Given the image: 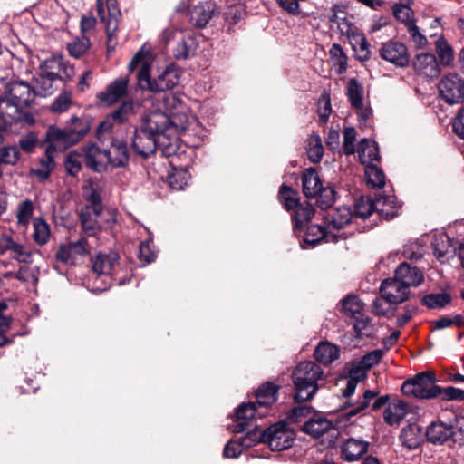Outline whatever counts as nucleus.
I'll use <instances>...</instances> for the list:
<instances>
[{
  "label": "nucleus",
  "mask_w": 464,
  "mask_h": 464,
  "mask_svg": "<svg viewBox=\"0 0 464 464\" xmlns=\"http://www.w3.org/2000/svg\"><path fill=\"white\" fill-rule=\"evenodd\" d=\"M91 127L89 117L73 115L66 121L64 127L50 125L46 130L44 140L39 145L44 147L46 144L47 147H53L54 151L64 152L83 140Z\"/></svg>",
  "instance_id": "nucleus-1"
},
{
  "label": "nucleus",
  "mask_w": 464,
  "mask_h": 464,
  "mask_svg": "<svg viewBox=\"0 0 464 464\" xmlns=\"http://www.w3.org/2000/svg\"><path fill=\"white\" fill-rule=\"evenodd\" d=\"M138 82L142 90L151 92H165L172 90L178 85L180 79V71L175 64L171 63L163 70L157 77L150 76V64L143 63L137 75Z\"/></svg>",
  "instance_id": "nucleus-2"
},
{
  "label": "nucleus",
  "mask_w": 464,
  "mask_h": 464,
  "mask_svg": "<svg viewBox=\"0 0 464 464\" xmlns=\"http://www.w3.org/2000/svg\"><path fill=\"white\" fill-rule=\"evenodd\" d=\"M437 377L433 371H424L405 380L401 387L403 395L421 400L437 398L440 386L436 384Z\"/></svg>",
  "instance_id": "nucleus-3"
},
{
  "label": "nucleus",
  "mask_w": 464,
  "mask_h": 464,
  "mask_svg": "<svg viewBox=\"0 0 464 464\" xmlns=\"http://www.w3.org/2000/svg\"><path fill=\"white\" fill-rule=\"evenodd\" d=\"M25 108L5 96H0V123L5 125L8 130L17 123L34 124L35 119L31 112L24 111Z\"/></svg>",
  "instance_id": "nucleus-4"
},
{
  "label": "nucleus",
  "mask_w": 464,
  "mask_h": 464,
  "mask_svg": "<svg viewBox=\"0 0 464 464\" xmlns=\"http://www.w3.org/2000/svg\"><path fill=\"white\" fill-rule=\"evenodd\" d=\"M261 438L271 450L282 451L292 447L295 435L287 428L285 422L279 421L264 430Z\"/></svg>",
  "instance_id": "nucleus-5"
},
{
  "label": "nucleus",
  "mask_w": 464,
  "mask_h": 464,
  "mask_svg": "<svg viewBox=\"0 0 464 464\" xmlns=\"http://www.w3.org/2000/svg\"><path fill=\"white\" fill-rule=\"evenodd\" d=\"M438 89L440 97L448 104L452 105L464 102V79L458 73L444 75L438 84Z\"/></svg>",
  "instance_id": "nucleus-6"
},
{
  "label": "nucleus",
  "mask_w": 464,
  "mask_h": 464,
  "mask_svg": "<svg viewBox=\"0 0 464 464\" xmlns=\"http://www.w3.org/2000/svg\"><path fill=\"white\" fill-rule=\"evenodd\" d=\"M88 208H82L79 213V218L82 229L88 237H95L103 230L112 228L117 222V211L115 209L108 211V218H102V222L98 221L89 214Z\"/></svg>",
  "instance_id": "nucleus-7"
},
{
  "label": "nucleus",
  "mask_w": 464,
  "mask_h": 464,
  "mask_svg": "<svg viewBox=\"0 0 464 464\" xmlns=\"http://www.w3.org/2000/svg\"><path fill=\"white\" fill-rule=\"evenodd\" d=\"M172 124L176 123L165 112L154 111L143 115L138 126L141 132H148L160 141Z\"/></svg>",
  "instance_id": "nucleus-8"
},
{
  "label": "nucleus",
  "mask_w": 464,
  "mask_h": 464,
  "mask_svg": "<svg viewBox=\"0 0 464 464\" xmlns=\"http://www.w3.org/2000/svg\"><path fill=\"white\" fill-rule=\"evenodd\" d=\"M380 57L397 67H406L410 63L407 46L398 41L390 40L382 44L379 49Z\"/></svg>",
  "instance_id": "nucleus-9"
},
{
  "label": "nucleus",
  "mask_w": 464,
  "mask_h": 464,
  "mask_svg": "<svg viewBox=\"0 0 464 464\" xmlns=\"http://www.w3.org/2000/svg\"><path fill=\"white\" fill-rule=\"evenodd\" d=\"M34 94L35 90L25 81L12 80L5 87V96L24 107L31 105Z\"/></svg>",
  "instance_id": "nucleus-10"
},
{
  "label": "nucleus",
  "mask_w": 464,
  "mask_h": 464,
  "mask_svg": "<svg viewBox=\"0 0 464 464\" xmlns=\"http://www.w3.org/2000/svg\"><path fill=\"white\" fill-rule=\"evenodd\" d=\"M258 405L256 402H243L237 409L235 413V420L233 425V432L241 433L246 430L247 427H251L253 420L257 417L265 415L259 412Z\"/></svg>",
  "instance_id": "nucleus-11"
},
{
  "label": "nucleus",
  "mask_w": 464,
  "mask_h": 464,
  "mask_svg": "<svg viewBox=\"0 0 464 464\" xmlns=\"http://www.w3.org/2000/svg\"><path fill=\"white\" fill-rule=\"evenodd\" d=\"M392 279L396 280V285L402 288H409L421 285L424 281V275L419 267L402 262L395 269L394 277Z\"/></svg>",
  "instance_id": "nucleus-12"
},
{
  "label": "nucleus",
  "mask_w": 464,
  "mask_h": 464,
  "mask_svg": "<svg viewBox=\"0 0 464 464\" xmlns=\"http://www.w3.org/2000/svg\"><path fill=\"white\" fill-rule=\"evenodd\" d=\"M128 85V77L116 78L106 86L103 92H99L96 97L102 105H112L127 95Z\"/></svg>",
  "instance_id": "nucleus-13"
},
{
  "label": "nucleus",
  "mask_w": 464,
  "mask_h": 464,
  "mask_svg": "<svg viewBox=\"0 0 464 464\" xmlns=\"http://www.w3.org/2000/svg\"><path fill=\"white\" fill-rule=\"evenodd\" d=\"M456 432L450 423L441 420L432 421L426 429V440L434 445H442L450 440L457 441Z\"/></svg>",
  "instance_id": "nucleus-14"
},
{
  "label": "nucleus",
  "mask_w": 464,
  "mask_h": 464,
  "mask_svg": "<svg viewBox=\"0 0 464 464\" xmlns=\"http://www.w3.org/2000/svg\"><path fill=\"white\" fill-rule=\"evenodd\" d=\"M159 140L148 132H141L140 127L136 126L130 140V148L136 155L148 159L156 150Z\"/></svg>",
  "instance_id": "nucleus-15"
},
{
  "label": "nucleus",
  "mask_w": 464,
  "mask_h": 464,
  "mask_svg": "<svg viewBox=\"0 0 464 464\" xmlns=\"http://www.w3.org/2000/svg\"><path fill=\"white\" fill-rule=\"evenodd\" d=\"M412 67L416 73L427 78H436L440 73V66L433 53H421L412 61Z\"/></svg>",
  "instance_id": "nucleus-16"
},
{
  "label": "nucleus",
  "mask_w": 464,
  "mask_h": 464,
  "mask_svg": "<svg viewBox=\"0 0 464 464\" xmlns=\"http://www.w3.org/2000/svg\"><path fill=\"white\" fill-rule=\"evenodd\" d=\"M459 241L451 238L448 234L442 233L433 237L431 242V248L433 255L441 263L444 262L443 258L454 257L457 254V246Z\"/></svg>",
  "instance_id": "nucleus-17"
},
{
  "label": "nucleus",
  "mask_w": 464,
  "mask_h": 464,
  "mask_svg": "<svg viewBox=\"0 0 464 464\" xmlns=\"http://www.w3.org/2000/svg\"><path fill=\"white\" fill-rule=\"evenodd\" d=\"M279 390L280 386L273 382L261 383L255 392L256 403L259 408L268 410L278 400Z\"/></svg>",
  "instance_id": "nucleus-18"
},
{
  "label": "nucleus",
  "mask_w": 464,
  "mask_h": 464,
  "mask_svg": "<svg viewBox=\"0 0 464 464\" xmlns=\"http://www.w3.org/2000/svg\"><path fill=\"white\" fill-rule=\"evenodd\" d=\"M369 442L349 438L341 448V458L347 462L359 460L368 450Z\"/></svg>",
  "instance_id": "nucleus-19"
},
{
  "label": "nucleus",
  "mask_w": 464,
  "mask_h": 464,
  "mask_svg": "<svg viewBox=\"0 0 464 464\" xmlns=\"http://www.w3.org/2000/svg\"><path fill=\"white\" fill-rule=\"evenodd\" d=\"M324 373L323 369L317 363L311 361L299 362L292 372V380L309 381L318 382Z\"/></svg>",
  "instance_id": "nucleus-20"
},
{
  "label": "nucleus",
  "mask_w": 464,
  "mask_h": 464,
  "mask_svg": "<svg viewBox=\"0 0 464 464\" xmlns=\"http://www.w3.org/2000/svg\"><path fill=\"white\" fill-rule=\"evenodd\" d=\"M101 155V148L92 141H89L82 148V156L85 166L95 173L106 172V165L98 160Z\"/></svg>",
  "instance_id": "nucleus-21"
},
{
  "label": "nucleus",
  "mask_w": 464,
  "mask_h": 464,
  "mask_svg": "<svg viewBox=\"0 0 464 464\" xmlns=\"http://www.w3.org/2000/svg\"><path fill=\"white\" fill-rule=\"evenodd\" d=\"M294 384L293 401L296 404L311 401L319 390L318 382L292 380Z\"/></svg>",
  "instance_id": "nucleus-22"
},
{
  "label": "nucleus",
  "mask_w": 464,
  "mask_h": 464,
  "mask_svg": "<svg viewBox=\"0 0 464 464\" xmlns=\"http://www.w3.org/2000/svg\"><path fill=\"white\" fill-rule=\"evenodd\" d=\"M322 184L319 173L315 168L310 167L303 171L302 191L307 198H314Z\"/></svg>",
  "instance_id": "nucleus-23"
},
{
  "label": "nucleus",
  "mask_w": 464,
  "mask_h": 464,
  "mask_svg": "<svg viewBox=\"0 0 464 464\" xmlns=\"http://www.w3.org/2000/svg\"><path fill=\"white\" fill-rule=\"evenodd\" d=\"M423 430L417 423H409L402 428L400 440L403 446L410 450H415L420 446L423 441Z\"/></svg>",
  "instance_id": "nucleus-24"
},
{
  "label": "nucleus",
  "mask_w": 464,
  "mask_h": 464,
  "mask_svg": "<svg viewBox=\"0 0 464 464\" xmlns=\"http://www.w3.org/2000/svg\"><path fill=\"white\" fill-rule=\"evenodd\" d=\"M293 211L294 213L291 216V219L295 232L303 231L304 226L313 218L315 213L314 206L308 201L300 202L297 208Z\"/></svg>",
  "instance_id": "nucleus-25"
},
{
  "label": "nucleus",
  "mask_w": 464,
  "mask_h": 464,
  "mask_svg": "<svg viewBox=\"0 0 464 464\" xmlns=\"http://www.w3.org/2000/svg\"><path fill=\"white\" fill-rule=\"evenodd\" d=\"M213 12L211 3H199L189 9V21L197 28H204L212 18Z\"/></svg>",
  "instance_id": "nucleus-26"
},
{
  "label": "nucleus",
  "mask_w": 464,
  "mask_h": 464,
  "mask_svg": "<svg viewBox=\"0 0 464 464\" xmlns=\"http://www.w3.org/2000/svg\"><path fill=\"white\" fill-rule=\"evenodd\" d=\"M377 212L385 220H392L398 216L400 206L395 196L379 195L375 197Z\"/></svg>",
  "instance_id": "nucleus-27"
},
{
  "label": "nucleus",
  "mask_w": 464,
  "mask_h": 464,
  "mask_svg": "<svg viewBox=\"0 0 464 464\" xmlns=\"http://www.w3.org/2000/svg\"><path fill=\"white\" fill-rule=\"evenodd\" d=\"M409 412V405L402 400H396L383 411L384 421L390 425H398Z\"/></svg>",
  "instance_id": "nucleus-28"
},
{
  "label": "nucleus",
  "mask_w": 464,
  "mask_h": 464,
  "mask_svg": "<svg viewBox=\"0 0 464 464\" xmlns=\"http://www.w3.org/2000/svg\"><path fill=\"white\" fill-rule=\"evenodd\" d=\"M340 356V348L329 342H320L314 352L316 362L324 365H329Z\"/></svg>",
  "instance_id": "nucleus-29"
},
{
  "label": "nucleus",
  "mask_w": 464,
  "mask_h": 464,
  "mask_svg": "<svg viewBox=\"0 0 464 464\" xmlns=\"http://www.w3.org/2000/svg\"><path fill=\"white\" fill-rule=\"evenodd\" d=\"M278 202L287 212L293 211L300 205L299 192L290 185L283 183L277 193Z\"/></svg>",
  "instance_id": "nucleus-30"
},
{
  "label": "nucleus",
  "mask_w": 464,
  "mask_h": 464,
  "mask_svg": "<svg viewBox=\"0 0 464 464\" xmlns=\"http://www.w3.org/2000/svg\"><path fill=\"white\" fill-rule=\"evenodd\" d=\"M60 79V73L56 72H40L34 81L38 90L36 94L40 96H48L53 93L57 89L54 82Z\"/></svg>",
  "instance_id": "nucleus-31"
},
{
  "label": "nucleus",
  "mask_w": 464,
  "mask_h": 464,
  "mask_svg": "<svg viewBox=\"0 0 464 464\" xmlns=\"http://www.w3.org/2000/svg\"><path fill=\"white\" fill-rule=\"evenodd\" d=\"M358 154L361 163L364 166L373 165V161H379L381 159L377 142L373 141L372 144L370 145V142L366 138L360 140Z\"/></svg>",
  "instance_id": "nucleus-32"
},
{
  "label": "nucleus",
  "mask_w": 464,
  "mask_h": 464,
  "mask_svg": "<svg viewBox=\"0 0 464 464\" xmlns=\"http://www.w3.org/2000/svg\"><path fill=\"white\" fill-rule=\"evenodd\" d=\"M53 147H45L44 157L39 159V164L41 165V169H31L40 180H46L50 178L51 173L54 170L56 167V162L54 160Z\"/></svg>",
  "instance_id": "nucleus-33"
},
{
  "label": "nucleus",
  "mask_w": 464,
  "mask_h": 464,
  "mask_svg": "<svg viewBox=\"0 0 464 464\" xmlns=\"http://www.w3.org/2000/svg\"><path fill=\"white\" fill-rule=\"evenodd\" d=\"M111 148L113 156V168H124L129 164L130 153L127 141L120 139H112Z\"/></svg>",
  "instance_id": "nucleus-34"
},
{
  "label": "nucleus",
  "mask_w": 464,
  "mask_h": 464,
  "mask_svg": "<svg viewBox=\"0 0 464 464\" xmlns=\"http://www.w3.org/2000/svg\"><path fill=\"white\" fill-rule=\"evenodd\" d=\"M190 179L188 167H176L171 165V169L169 171L166 182L169 186L175 190H181L188 184Z\"/></svg>",
  "instance_id": "nucleus-35"
},
{
  "label": "nucleus",
  "mask_w": 464,
  "mask_h": 464,
  "mask_svg": "<svg viewBox=\"0 0 464 464\" xmlns=\"http://www.w3.org/2000/svg\"><path fill=\"white\" fill-rule=\"evenodd\" d=\"M332 427V421L326 418L320 417L317 420L310 419L304 422L301 430L315 439H318L329 431Z\"/></svg>",
  "instance_id": "nucleus-36"
},
{
  "label": "nucleus",
  "mask_w": 464,
  "mask_h": 464,
  "mask_svg": "<svg viewBox=\"0 0 464 464\" xmlns=\"http://www.w3.org/2000/svg\"><path fill=\"white\" fill-rule=\"evenodd\" d=\"M401 286L396 285V280L392 277L384 279L380 286L381 294H383V298L386 299V303L391 305H397L402 304L400 301V295L398 293L401 292Z\"/></svg>",
  "instance_id": "nucleus-37"
},
{
  "label": "nucleus",
  "mask_w": 464,
  "mask_h": 464,
  "mask_svg": "<svg viewBox=\"0 0 464 464\" xmlns=\"http://www.w3.org/2000/svg\"><path fill=\"white\" fill-rule=\"evenodd\" d=\"M7 305L0 302V347L10 344L14 343V340L16 336H22L26 334L22 333L14 334L11 336H6V333L11 328V324L13 319L10 316H5L3 314L4 311L6 310Z\"/></svg>",
  "instance_id": "nucleus-38"
},
{
  "label": "nucleus",
  "mask_w": 464,
  "mask_h": 464,
  "mask_svg": "<svg viewBox=\"0 0 464 464\" xmlns=\"http://www.w3.org/2000/svg\"><path fill=\"white\" fill-rule=\"evenodd\" d=\"M363 86L358 82L356 78L349 79L346 87V95L352 107L357 110H362L363 107L362 102Z\"/></svg>",
  "instance_id": "nucleus-39"
},
{
  "label": "nucleus",
  "mask_w": 464,
  "mask_h": 464,
  "mask_svg": "<svg viewBox=\"0 0 464 464\" xmlns=\"http://www.w3.org/2000/svg\"><path fill=\"white\" fill-rule=\"evenodd\" d=\"M102 179L97 177L90 178L87 184L82 186L85 200L92 205H99L102 201V188H99V182Z\"/></svg>",
  "instance_id": "nucleus-40"
},
{
  "label": "nucleus",
  "mask_w": 464,
  "mask_h": 464,
  "mask_svg": "<svg viewBox=\"0 0 464 464\" xmlns=\"http://www.w3.org/2000/svg\"><path fill=\"white\" fill-rule=\"evenodd\" d=\"M352 26V24H347V29L345 31L343 28H340V30L342 34H345L349 38H352L355 44L360 45V49L363 54L358 56L357 59L361 62L368 61L371 58V52L369 50L370 44L365 35L363 34L353 31Z\"/></svg>",
  "instance_id": "nucleus-41"
},
{
  "label": "nucleus",
  "mask_w": 464,
  "mask_h": 464,
  "mask_svg": "<svg viewBox=\"0 0 464 464\" xmlns=\"http://www.w3.org/2000/svg\"><path fill=\"white\" fill-rule=\"evenodd\" d=\"M452 301L450 294L447 292L432 293L425 295L420 303L429 309H442L449 305Z\"/></svg>",
  "instance_id": "nucleus-42"
},
{
  "label": "nucleus",
  "mask_w": 464,
  "mask_h": 464,
  "mask_svg": "<svg viewBox=\"0 0 464 464\" xmlns=\"http://www.w3.org/2000/svg\"><path fill=\"white\" fill-rule=\"evenodd\" d=\"M118 260L119 256L117 255L108 256L100 253L92 261V270L99 275L111 274Z\"/></svg>",
  "instance_id": "nucleus-43"
},
{
  "label": "nucleus",
  "mask_w": 464,
  "mask_h": 464,
  "mask_svg": "<svg viewBox=\"0 0 464 464\" xmlns=\"http://www.w3.org/2000/svg\"><path fill=\"white\" fill-rule=\"evenodd\" d=\"M316 205L322 210H326L330 208L337 198V191L334 186L327 185L324 187L321 185V188H318V193H316Z\"/></svg>",
  "instance_id": "nucleus-44"
},
{
  "label": "nucleus",
  "mask_w": 464,
  "mask_h": 464,
  "mask_svg": "<svg viewBox=\"0 0 464 464\" xmlns=\"http://www.w3.org/2000/svg\"><path fill=\"white\" fill-rule=\"evenodd\" d=\"M21 160V152L16 145H0V164L14 167Z\"/></svg>",
  "instance_id": "nucleus-45"
},
{
  "label": "nucleus",
  "mask_w": 464,
  "mask_h": 464,
  "mask_svg": "<svg viewBox=\"0 0 464 464\" xmlns=\"http://www.w3.org/2000/svg\"><path fill=\"white\" fill-rule=\"evenodd\" d=\"M326 236V227L317 224L307 226L303 242L310 246H315L324 240Z\"/></svg>",
  "instance_id": "nucleus-46"
},
{
  "label": "nucleus",
  "mask_w": 464,
  "mask_h": 464,
  "mask_svg": "<svg viewBox=\"0 0 464 464\" xmlns=\"http://www.w3.org/2000/svg\"><path fill=\"white\" fill-rule=\"evenodd\" d=\"M353 214L349 207H339L334 210L329 224L337 230L351 223Z\"/></svg>",
  "instance_id": "nucleus-47"
},
{
  "label": "nucleus",
  "mask_w": 464,
  "mask_h": 464,
  "mask_svg": "<svg viewBox=\"0 0 464 464\" xmlns=\"http://www.w3.org/2000/svg\"><path fill=\"white\" fill-rule=\"evenodd\" d=\"M82 152L79 150H71L65 157L64 168L66 174L70 177L76 178L82 169V164L80 160Z\"/></svg>",
  "instance_id": "nucleus-48"
},
{
  "label": "nucleus",
  "mask_w": 464,
  "mask_h": 464,
  "mask_svg": "<svg viewBox=\"0 0 464 464\" xmlns=\"http://www.w3.org/2000/svg\"><path fill=\"white\" fill-rule=\"evenodd\" d=\"M331 59L334 62L336 66L335 72L338 75L343 74L347 71L348 57L344 53L343 47L339 44H334L329 51Z\"/></svg>",
  "instance_id": "nucleus-49"
},
{
  "label": "nucleus",
  "mask_w": 464,
  "mask_h": 464,
  "mask_svg": "<svg viewBox=\"0 0 464 464\" xmlns=\"http://www.w3.org/2000/svg\"><path fill=\"white\" fill-rule=\"evenodd\" d=\"M365 177L367 184L372 188H382L385 186V174L375 164L365 166Z\"/></svg>",
  "instance_id": "nucleus-50"
},
{
  "label": "nucleus",
  "mask_w": 464,
  "mask_h": 464,
  "mask_svg": "<svg viewBox=\"0 0 464 464\" xmlns=\"http://www.w3.org/2000/svg\"><path fill=\"white\" fill-rule=\"evenodd\" d=\"M363 309V304L356 295H348L342 300L341 311L347 315L354 316L360 314Z\"/></svg>",
  "instance_id": "nucleus-51"
},
{
  "label": "nucleus",
  "mask_w": 464,
  "mask_h": 464,
  "mask_svg": "<svg viewBox=\"0 0 464 464\" xmlns=\"http://www.w3.org/2000/svg\"><path fill=\"white\" fill-rule=\"evenodd\" d=\"M374 211H377L375 198H364L362 197L355 204L354 216L362 219L368 218Z\"/></svg>",
  "instance_id": "nucleus-52"
},
{
  "label": "nucleus",
  "mask_w": 464,
  "mask_h": 464,
  "mask_svg": "<svg viewBox=\"0 0 464 464\" xmlns=\"http://www.w3.org/2000/svg\"><path fill=\"white\" fill-rule=\"evenodd\" d=\"M133 112V102L131 100L125 101L120 106L108 114L109 118L117 124H123L128 121L129 115Z\"/></svg>",
  "instance_id": "nucleus-53"
},
{
  "label": "nucleus",
  "mask_w": 464,
  "mask_h": 464,
  "mask_svg": "<svg viewBox=\"0 0 464 464\" xmlns=\"http://www.w3.org/2000/svg\"><path fill=\"white\" fill-rule=\"evenodd\" d=\"M34 239L43 246L47 243L50 237V228L47 222L43 218H36L34 222Z\"/></svg>",
  "instance_id": "nucleus-54"
},
{
  "label": "nucleus",
  "mask_w": 464,
  "mask_h": 464,
  "mask_svg": "<svg viewBox=\"0 0 464 464\" xmlns=\"http://www.w3.org/2000/svg\"><path fill=\"white\" fill-rule=\"evenodd\" d=\"M392 13L394 17L401 23L404 24L405 26H408L411 23L415 21L412 18L413 11L410 6V3L407 5L401 3L395 4L392 6Z\"/></svg>",
  "instance_id": "nucleus-55"
},
{
  "label": "nucleus",
  "mask_w": 464,
  "mask_h": 464,
  "mask_svg": "<svg viewBox=\"0 0 464 464\" xmlns=\"http://www.w3.org/2000/svg\"><path fill=\"white\" fill-rule=\"evenodd\" d=\"M436 50L443 65H450L453 61V50L444 37H440L436 41Z\"/></svg>",
  "instance_id": "nucleus-56"
},
{
  "label": "nucleus",
  "mask_w": 464,
  "mask_h": 464,
  "mask_svg": "<svg viewBox=\"0 0 464 464\" xmlns=\"http://www.w3.org/2000/svg\"><path fill=\"white\" fill-rule=\"evenodd\" d=\"M246 15V7L243 5H232L228 6L224 14L225 20L229 24H237Z\"/></svg>",
  "instance_id": "nucleus-57"
},
{
  "label": "nucleus",
  "mask_w": 464,
  "mask_h": 464,
  "mask_svg": "<svg viewBox=\"0 0 464 464\" xmlns=\"http://www.w3.org/2000/svg\"><path fill=\"white\" fill-rule=\"evenodd\" d=\"M72 104V92L64 91L53 102L50 111L54 113L66 111Z\"/></svg>",
  "instance_id": "nucleus-58"
},
{
  "label": "nucleus",
  "mask_w": 464,
  "mask_h": 464,
  "mask_svg": "<svg viewBox=\"0 0 464 464\" xmlns=\"http://www.w3.org/2000/svg\"><path fill=\"white\" fill-rule=\"evenodd\" d=\"M378 392L366 390L363 392V401L359 402L356 406H354L353 408L345 412V417L347 418V420H350L352 417L361 413L365 409H367L370 405V401L372 399L376 398Z\"/></svg>",
  "instance_id": "nucleus-59"
},
{
  "label": "nucleus",
  "mask_w": 464,
  "mask_h": 464,
  "mask_svg": "<svg viewBox=\"0 0 464 464\" xmlns=\"http://www.w3.org/2000/svg\"><path fill=\"white\" fill-rule=\"evenodd\" d=\"M38 135L35 131H29L27 134L22 136L18 140L19 150L30 154L34 151V148L38 145Z\"/></svg>",
  "instance_id": "nucleus-60"
},
{
  "label": "nucleus",
  "mask_w": 464,
  "mask_h": 464,
  "mask_svg": "<svg viewBox=\"0 0 464 464\" xmlns=\"http://www.w3.org/2000/svg\"><path fill=\"white\" fill-rule=\"evenodd\" d=\"M312 406L299 405L293 407L286 414V420L292 423H299L313 411Z\"/></svg>",
  "instance_id": "nucleus-61"
},
{
  "label": "nucleus",
  "mask_w": 464,
  "mask_h": 464,
  "mask_svg": "<svg viewBox=\"0 0 464 464\" xmlns=\"http://www.w3.org/2000/svg\"><path fill=\"white\" fill-rule=\"evenodd\" d=\"M437 394V398H441L443 401H464V390L453 386L440 387Z\"/></svg>",
  "instance_id": "nucleus-62"
},
{
  "label": "nucleus",
  "mask_w": 464,
  "mask_h": 464,
  "mask_svg": "<svg viewBox=\"0 0 464 464\" xmlns=\"http://www.w3.org/2000/svg\"><path fill=\"white\" fill-rule=\"evenodd\" d=\"M90 48V40L88 38L77 39L68 44L67 50L71 56L80 58Z\"/></svg>",
  "instance_id": "nucleus-63"
},
{
  "label": "nucleus",
  "mask_w": 464,
  "mask_h": 464,
  "mask_svg": "<svg viewBox=\"0 0 464 464\" xmlns=\"http://www.w3.org/2000/svg\"><path fill=\"white\" fill-rule=\"evenodd\" d=\"M34 212V205L30 199L21 202L17 209V221L19 224H27L32 218Z\"/></svg>",
  "instance_id": "nucleus-64"
}]
</instances>
